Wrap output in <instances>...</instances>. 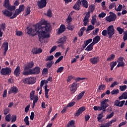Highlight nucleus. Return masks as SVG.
Returning a JSON list of instances; mask_svg holds the SVG:
<instances>
[{
	"label": "nucleus",
	"mask_w": 127,
	"mask_h": 127,
	"mask_svg": "<svg viewBox=\"0 0 127 127\" xmlns=\"http://www.w3.org/2000/svg\"><path fill=\"white\" fill-rule=\"evenodd\" d=\"M16 34L17 35V36H21V35L23 34V33L20 31H16Z\"/></svg>",
	"instance_id": "0e129e2a"
},
{
	"label": "nucleus",
	"mask_w": 127,
	"mask_h": 127,
	"mask_svg": "<svg viewBox=\"0 0 127 127\" xmlns=\"http://www.w3.org/2000/svg\"><path fill=\"white\" fill-rule=\"evenodd\" d=\"M107 34L109 38H112L113 35L115 34V28L113 25H110L107 28Z\"/></svg>",
	"instance_id": "0eeeda50"
},
{
	"label": "nucleus",
	"mask_w": 127,
	"mask_h": 127,
	"mask_svg": "<svg viewBox=\"0 0 127 127\" xmlns=\"http://www.w3.org/2000/svg\"><path fill=\"white\" fill-rule=\"evenodd\" d=\"M125 103H126V101L123 100L122 101L119 102V107H123L124 105H125Z\"/></svg>",
	"instance_id": "69168bd1"
},
{
	"label": "nucleus",
	"mask_w": 127,
	"mask_h": 127,
	"mask_svg": "<svg viewBox=\"0 0 127 127\" xmlns=\"http://www.w3.org/2000/svg\"><path fill=\"white\" fill-rule=\"evenodd\" d=\"M78 83L75 82H73L70 88V91L72 93V94H74L76 91H77V89H78Z\"/></svg>",
	"instance_id": "f8f14e48"
},
{
	"label": "nucleus",
	"mask_w": 127,
	"mask_h": 127,
	"mask_svg": "<svg viewBox=\"0 0 127 127\" xmlns=\"http://www.w3.org/2000/svg\"><path fill=\"white\" fill-rule=\"evenodd\" d=\"M100 60L99 57H94L90 59V61L92 64H98Z\"/></svg>",
	"instance_id": "a211bd4d"
},
{
	"label": "nucleus",
	"mask_w": 127,
	"mask_h": 127,
	"mask_svg": "<svg viewBox=\"0 0 127 127\" xmlns=\"http://www.w3.org/2000/svg\"><path fill=\"white\" fill-rule=\"evenodd\" d=\"M102 34L103 36H107V34H108V31L107 30H104L102 32Z\"/></svg>",
	"instance_id": "774afa93"
},
{
	"label": "nucleus",
	"mask_w": 127,
	"mask_h": 127,
	"mask_svg": "<svg viewBox=\"0 0 127 127\" xmlns=\"http://www.w3.org/2000/svg\"><path fill=\"white\" fill-rule=\"evenodd\" d=\"M120 92L119 89H116V90H113L111 91V94L112 95H117L118 93Z\"/></svg>",
	"instance_id": "49530a36"
},
{
	"label": "nucleus",
	"mask_w": 127,
	"mask_h": 127,
	"mask_svg": "<svg viewBox=\"0 0 127 127\" xmlns=\"http://www.w3.org/2000/svg\"><path fill=\"white\" fill-rule=\"evenodd\" d=\"M4 115H6L8 113H9V109L8 108H5L3 110Z\"/></svg>",
	"instance_id": "4d7b16f0"
},
{
	"label": "nucleus",
	"mask_w": 127,
	"mask_h": 127,
	"mask_svg": "<svg viewBox=\"0 0 127 127\" xmlns=\"http://www.w3.org/2000/svg\"><path fill=\"white\" fill-rule=\"evenodd\" d=\"M54 58V56L53 55L49 56L46 59V61H51V60H53Z\"/></svg>",
	"instance_id": "37998d69"
},
{
	"label": "nucleus",
	"mask_w": 127,
	"mask_h": 127,
	"mask_svg": "<svg viewBox=\"0 0 127 127\" xmlns=\"http://www.w3.org/2000/svg\"><path fill=\"white\" fill-rule=\"evenodd\" d=\"M110 67H111V71H113L114 70V67H115V66H116L117 65V62H111L110 64Z\"/></svg>",
	"instance_id": "72a5a7b5"
},
{
	"label": "nucleus",
	"mask_w": 127,
	"mask_h": 127,
	"mask_svg": "<svg viewBox=\"0 0 127 127\" xmlns=\"http://www.w3.org/2000/svg\"><path fill=\"white\" fill-rule=\"evenodd\" d=\"M85 94V91H82L78 95H76L77 100H81Z\"/></svg>",
	"instance_id": "473e14b6"
},
{
	"label": "nucleus",
	"mask_w": 127,
	"mask_h": 127,
	"mask_svg": "<svg viewBox=\"0 0 127 127\" xmlns=\"http://www.w3.org/2000/svg\"><path fill=\"white\" fill-rule=\"evenodd\" d=\"M2 12L3 15H5V16L10 17L12 15V11H8L7 9L2 10Z\"/></svg>",
	"instance_id": "412c9836"
},
{
	"label": "nucleus",
	"mask_w": 127,
	"mask_h": 127,
	"mask_svg": "<svg viewBox=\"0 0 127 127\" xmlns=\"http://www.w3.org/2000/svg\"><path fill=\"white\" fill-rule=\"evenodd\" d=\"M16 121V116L12 115L11 116V123H14Z\"/></svg>",
	"instance_id": "13d9d810"
},
{
	"label": "nucleus",
	"mask_w": 127,
	"mask_h": 127,
	"mask_svg": "<svg viewBox=\"0 0 127 127\" xmlns=\"http://www.w3.org/2000/svg\"><path fill=\"white\" fill-rule=\"evenodd\" d=\"M47 24L46 22H44L43 21H41L40 22H39V24H37L35 27V29H33L31 28H29V27L26 28L27 34H29V35H31L32 36H34V35H36V34H39L40 32V29L41 28V27L42 25H45Z\"/></svg>",
	"instance_id": "f03ea898"
},
{
	"label": "nucleus",
	"mask_w": 127,
	"mask_h": 127,
	"mask_svg": "<svg viewBox=\"0 0 127 127\" xmlns=\"http://www.w3.org/2000/svg\"><path fill=\"white\" fill-rule=\"evenodd\" d=\"M20 12H21L20 10H19L18 9H16L14 13L13 14V15L10 17V18H11V19H12V18H15V17H16V16H17V15H18V14L20 13Z\"/></svg>",
	"instance_id": "a878e982"
},
{
	"label": "nucleus",
	"mask_w": 127,
	"mask_h": 127,
	"mask_svg": "<svg viewBox=\"0 0 127 127\" xmlns=\"http://www.w3.org/2000/svg\"><path fill=\"white\" fill-rule=\"evenodd\" d=\"M50 31H51V25L50 23H47L46 25H42L40 29V32L38 33L39 37V40L41 43L43 42V39L50 37L49 35Z\"/></svg>",
	"instance_id": "f257e3e1"
},
{
	"label": "nucleus",
	"mask_w": 127,
	"mask_h": 127,
	"mask_svg": "<svg viewBox=\"0 0 127 127\" xmlns=\"http://www.w3.org/2000/svg\"><path fill=\"white\" fill-rule=\"evenodd\" d=\"M71 21H72V17H71V16L69 15L68 18L66 19V22L67 23H70Z\"/></svg>",
	"instance_id": "052dcab7"
},
{
	"label": "nucleus",
	"mask_w": 127,
	"mask_h": 127,
	"mask_svg": "<svg viewBox=\"0 0 127 127\" xmlns=\"http://www.w3.org/2000/svg\"><path fill=\"white\" fill-rule=\"evenodd\" d=\"M120 90H121L122 92H124V91H126V90H127V85L120 86Z\"/></svg>",
	"instance_id": "c03bdc74"
},
{
	"label": "nucleus",
	"mask_w": 127,
	"mask_h": 127,
	"mask_svg": "<svg viewBox=\"0 0 127 127\" xmlns=\"http://www.w3.org/2000/svg\"><path fill=\"white\" fill-rule=\"evenodd\" d=\"M109 99H105L100 103V106L103 109V113H106V109L109 107Z\"/></svg>",
	"instance_id": "423d86ee"
},
{
	"label": "nucleus",
	"mask_w": 127,
	"mask_h": 127,
	"mask_svg": "<svg viewBox=\"0 0 127 127\" xmlns=\"http://www.w3.org/2000/svg\"><path fill=\"white\" fill-rule=\"evenodd\" d=\"M65 42H66V37L64 36L62 38H60L57 42L58 44H60V43H61L62 44H63L64 43H65Z\"/></svg>",
	"instance_id": "393cba45"
},
{
	"label": "nucleus",
	"mask_w": 127,
	"mask_h": 127,
	"mask_svg": "<svg viewBox=\"0 0 127 127\" xmlns=\"http://www.w3.org/2000/svg\"><path fill=\"white\" fill-rule=\"evenodd\" d=\"M103 114H104V112L101 114H99L98 117H97V120H98V122H102V120H101L102 118H104Z\"/></svg>",
	"instance_id": "e433bc0d"
},
{
	"label": "nucleus",
	"mask_w": 127,
	"mask_h": 127,
	"mask_svg": "<svg viewBox=\"0 0 127 127\" xmlns=\"http://www.w3.org/2000/svg\"><path fill=\"white\" fill-rule=\"evenodd\" d=\"M63 70H64V67L63 66H61L60 67H59L58 68V69L57 70V73H61V72H62V71H63Z\"/></svg>",
	"instance_id": "6e6d98bb"
},
{
	"label": "nucleus",
	"mask_w": 127,
	"mask_h": 127,
	"mask_svg": "<svg viewBox=\"0 0 127 127\" xmlns=\"http://www.w3.org/2000/svg\"><path fill=\"white\" fill-rule=\"evenodd\" d=\"M25 16H26V15H28L30 13V7H27V8L25 9Z\"/></svg>",
	"instance_id": "79ce46f5"
},
{
	"label": "nucleus",
	"mask_w": 127,
	"mask_h": 127,
	"mask_svg": "<svg viewBox=\"0 0 127 127\" xmlns=\"http://www.w3.org/2000/svg\"><path fill=\"white\" fill-rule=\"evenodd\" d=\"M94 9H95V7H94V6L90 5L89 6V10L90 14L91 13V12H93V11H94Z\"/></svg>",
	"instance_id": "de8ad7c7"
},
{
	"label": "nucleus",
	"mask_w": 127,
	"mask_h": 127,
	"mask_svg": "<svg viewBox=\"0 0 127 127\" xmlns=\"http://www.w3.org/2000/svg\"><path fill=\"white\" fill-rule=\"evenodd\" d=\"M34 66V63L33 62H30V63H28L25 66V68L24 69V71H27V69H29L30 68H32Z\"/></svg>",
	"instance_id": "b1692460"
},
{
	"label": "nucleus",
	"mask_w": 127,
	"mask_h": 127,
	"mask_svg": "<svg viewBox=\"0 0 127 127\" xmlns=\"http://www.w3.org/2000/svg\"><path fill=\"white\" fill-rule=\"evenodd\" d=\"M47 16H49V17H51L52 16V12H51V10L49 9L47 11Z\"/></svg>",
	"instance_id": "680f3d73"
},
{
	"label": "nucleus",
	"mask_w": 127,
	"mask_h": 127,
	"mask_svg": "<svg viewBox=\"0 0 127 127\" xmlns=\"http://www.w3.org/2000/svg\"><path fill=\"white\" fill-rule=\"evenodd\" d=\"M89 17H90V12H88L86 13L84 19H83V24L84 26H86L87 24H88V22H89Z\"/></svg>",
	"instance_id": "6ab92c4d"
},
{
	"label": "nucleus",
	"mask_w": 127,
	"mask_h": 127,
	"mask_svg": "<svg viewBox=\"0 0 127 127\" xmlns=\"http://www.w3.org/2000/svg\"><path fill=\"white\" fill-rule=\"evenodd\" d=\"M115 56H116L114 54H112L111 55H110V57H109L107 59V61H108L110 62V61H112V60H114V59H115Z\"/></svg>",
	"instance_id": "f704fd0d"
},
{
	"label": "nucleus",
	"mask_w": 127,
	"mask_h": 127,
	"mask_svg": "<svg viewBox=\"0 0 127 127\" xmlns=\"http://www.w3.org/2000/svg\"><path fill=\"white\" fill-rule=\"evenodd\" d=\"M94 28H95V27H94V26L90 25L88 26L87 30V31H89L90 30H93V29H94Z\"/></svg>",
	"instance_id": "603ef678"
},
{
	"label": "nucleus",
	"mask_w": 127,
	"mask_h": 127,
	"mask_svg": "<svg viewBox=\"0 0 127 127\" xmlns=\"http://www.w3.org/2000/svg\"><path fill=\"white\" fill-rule=\"evenodd\" d=\"M29 118H28V116H26L25 118L24 119V122L25 123L26 126H29Z\"/></svg>",
	"instance_id": "4c0bfd02"
},
{
	"label": "nucleus",
	"mask_w": 127,
	"mask_h": 127,
	"mask_svg": "<svg viewBox=\"0 0 127 127\" xmlns=\"http://www.w3.org/2000/svg\"><path fill=\"white\" fill-rule=\"evenodd\" d=\"M40 73V67L36 66L34 69H30L27 71L24 70L23 75H36Z\"/></svg>",
	"instance_id": "7ed1b4c3"
},
{
	"label": "nucleus",
	"mask_w": 127,
	"mask_h": 127,
	"mask_svg": "<svg viewBox=\"0 0 127 127\" xmlns=\"http://www.w3.org/2000/svg\"><path fill=\"white\" fill-rule=\"evenodd\" d=\"M67 29H69V30H74V25L69 24L67 26Z\"/></svg>",
	"instance_id": "864d4df0"
},
{
	"label": "nucleus",
	"mask_w": 127,
	"mask_h": 127,
	"mask_svg": "<svg viewBox=\"0 0 127 127\" xmlns=\"http://www.w3.org/2000/svg\"><path fill=\"white\" fill-rule=\"evenodd\" d=\"M66 127H76L75 126V121L74 120L69 121Z\"/></svg>",
	"instance_id": "2f4dec72"
},
{
	"label": "nucleus",
	"mask_w": 127,
	"mask_h": 127,
	"mask_svg": "<svg viewBox=\"0 0 127 127\" xmlns=\"http://www.w3.org/2000/svg\"><path fill=\"white\" fill-rule=\"evenodd\" d=\"M3 6L11 11L15 9V6H10L9 5V0H4Z\"/></svg>",
	"instance_id": "6e6552de"
},
{
	"label": "nucleus",
	"mask_w": 127,
	"mask_h": 127,
	"mask_svg": "<svg viewBox=\"0 0 127 127\" xmlns=\"http://www.w3.org/2000/svg\"><path fill=\"white\" fill-rule=\"evenodd\" d=\"M63 59V56H61L55 63V64L56 65L58 63H59Z\"/></svg>",
	"instance_id": "09e8293b"
},
{
	"label": "nucleus",
	"mask_w": 127,
	"mask_h": 127,
	"mask_svg": "<svg viewBox=\"0 0 127 127\" xmlns=\"http://www.w3.org/2000/svg\"><path fill=\"white\" fill-rule=\"evenodd\" d=\"M47 4V1L46 0H40L37 1V5L39 8H43V7H45Z\"/></svg>",
	"instance_id": "9d476101"
},
{
	"label": "nucleus",
	"mask_w": 127,
	"mask_h": 127,
	"mask_svg": "<svg viewBox=\"0 0 127 127\" xmlns=\"http://www.w3.org/2000/svg\"><path fill=\"white\" fill-rule=\"evenodd\" d=\"M35 94V91L33 90L30 93V99L31 101L33 100V108H34V106H35V104L36 103H37V101H38V96L37 95H34Z\"/></svg>",
	"instance_id": "20e7f679"
},
{
	"label": "nucleus",
	"mask_w": 127,
	"mask_h": 127,
	"mask_svg": "<svg viewBox=\"0 0 127 127\" xmlns=\"http://www.w3.org/2000/svg\"><path fill=\"white\" fill-rule=\"evenodd\" d=\"M84 111H86V108L85 107L83 106L79 108L74 114L75 117H79Z\"/></svg>",
	"instance_id": "2eb2a0df"
},
{
	"label": "nucleus",
	"mask_w": 127,
	"mask_h": 127,
	"mask_svg": "<svg viewBox=\"0 0 127 127\" xmlns=\"http://www.w3.org/2000/svg\"><path fill=\"white\" fill-rule=\"evenodd\" d=\"M65 30H66V27L65 26V25L62 24L60 28H58L57 33L58 34L60 35L62 33H63Z\"/></svg>",
	"instance_id": "dca6fc26"
},
{
	"label": "nucleus",
	"mask_w": 127,
	"mask_h": 127,
	"mask_svg": "<svg viewBox=\"0 0 127 127\" xmlns=\"http://www.w3.org/2000/svg\"><path fill=\"white\" fill-rule=\"evenodd\" d=\"M116 29L119 32L120 34H123L124 29L121 28V27H118Z\"/></svg>",
	"instance_id": "a18cd8bd"
},
{
	"label": "nucleus",
	"mask_w": 127,
	"mask_h": 127,
	"mask_svg": "<svg viewBox=\"0 0 127 127\" xmlns=\"http://www.w3.org/2000/svg\"><path fill=\"white\" fill-rule=\"evenodd\" d=\"M94 44L93 43H91L89 45H88L86 48L85 49V50L86 51H92V50H93V46H94Z\"/></svg>",
	"instance_id": "7c9ffc66"
},
{
	"label": "nucleus",
	"mask_w": 127,
	"mask_h": 127,
	"mask_svg": "<svg viewBox=\"0 0 127 127\" xmlns=\"http://www.w3.org/2000/svg\"><path fill=\"white\" fill-rule=\"evenodd\" d=\"M18 9L20 10L21 12V11H23V10H24L25 9L24 5L23 4L20 5L19 7V8H18Z\"/></svg>",
	"instance_id": "8fccbe9b"
},
{
	"label": "nucleus",
	"mask_w": 127,
	"mask_h": 127,
	"mask_svg": "<svg viewBox=\"0 0 127 127\" xmlns=\"http://www.w3.org/2000/svg\"><path fill=\"white\" fill-rule=\"evenodd\" d=\"M119 100H127V92H124L123 94L119 97Z\"/></svg>",
	"instance_id": "c756f323"
},
{
	"label": "nucleus",
	"mask_w": 127,
	"mask_h": 127,
	"mask_svg": "<svg viewBox=\"0 0 127 127\" xmlns=\"http://www.w3.org/2000/svg\"><path fill=\"white\" fill-rule=\"evenodd\" d=\"M54 64V62L52 61L48 62V63L47 64V67L51 68V67L52 66V65H53Z\"/></svg>",
	"instance_id": "a19ab883"
},
{
	"label": "nucleus",
	"mask_w": 127,
	"mask_h": 127,
	"mask_svg": "<svg viewBox=\"0 0 127 127\" xmlns=\"http://www.w3.org/2000/svg\"><path fill=\"white\" fill-rule=\"evenodd\" d=\"M122 8H123V5H119V6L117 8L115 7V9L116 10H117V11H121Z\"/></svg>",
	"instance_id": "e2e57ef3"
},
{
	"label": "nucleus",
	"mask_w": 127,
	"mask_h": 127,
	"mask_svg": "<svg viewBox=\"0 0 127 127\" xmlns=\"http://www.w3.org/2000/svg\"><path fill=\"white\" fill-rule=\"evenodd\" d=\"M31 52L33 54H40V53H42V49L40 48L39 49L34 48L32 50Z\"/></svg>",
	"instance_id": "aec40b11"
},
{
	"label": "nucleus",
	"mask_w": 127,
	"mask_h": 127,
	"mask_svg": "<svg viewBox=\"0 0 127 127\" xmlns=\"http://www.w3.org/2000/svg\"><path fill=\"white\" fill-rule=\"evenodd\" d=\"M117 85H119V82H118L117 81H115L111 85L110 88H114V87L117 86Z\"/></svg>",
	"instance_id": "5fc2aeb1"
},
{
	"label": "nucleus",
	"mask_w": 127,
	"mask_h": 127,
	"mask_svg": "<svg viewBox=\"0 0 127 127\" xmlns=\"http://www.w3.org/2000/svg\"><path fill=\"white\" fill-rule=\"evenodd\" d=\"M81 4L83 7H85V8H88V7L89 6V3L86 0H82L81 1Z\"/></svg>",
	"instance_id": "cd10ccee"
},
{
	"label": "nucleus",
	"mask_w": 127,
	"mask_h": 127,
	"mask_svg": "<svg viewBox=\"0 0 127 127\" xmlns=\"http://www.w3.org/2000/svg\"><path fill=\"white\" fill-rule=\"evenodd\" d=\"M123 39L124 41H126V40H127V31H125L124 32V35L123 36Z\"/></svg>",
	"instance_id": "bf43d9fd"
},
{
	"label": "nucleus",
	"mask_w": 127,
	"mask_h": 127,
	"mask_svg": "<svg viewBox=\"0 0 127 127\" xmlns=\"http://www.w3.org/2000/svg\"><path fill=\"white\" fill-rule=\"evenodd\" d=\"M19 74H20V67L18 65L14 70V74L15 75V76H19Z\"/></svg>",
	"instance_id": "5701e85b"
},
{
	"label": "nucleus",
	"mask_w": 127,
	"mask_h": 127,
	"mask_svg": "<svg viewBox=\"0 0 127 127\" xmlns=\"http://www.w3.org/2000/svg\"><path fill=\"white\" fill-rule=\"evenodd\" d=\"M18 92V89L15 86H13L10 88L8 90V94H17Z\"/></svg>",
	"instance_id": "f3484780"
},
{
	"label": "nucleus",
	"mask_w": 127,
	"mask_h": 127,
	"mask_svg": "<svg viewBox=\"0 0 127 127\" xmlns=\"http://www.w3.org/2000/svg\"><path fill=\"white\" fill-rule=\"evenodd\" d=\"M48 86L47 85V84H46V85H45L44 86V88L45 89V97L47 99H48V98H49V96L48 95V93L49 92V89H47Z\"/></svg>",
	"instance_id": "c85d7f7f"
},
{
	"label": "nucleus",
	"mask_w": 127,
	"mask_h": 127,
	"mask_svg": "<svg viewBox=\"0 0 127 127\" xmlns=\"http://www.w3.org/2000/svg\"><path fill=\"white\" fill-rule=\"evenodd\" d=\"M44 84H48V80L47 79L45 80H42L41 81V84H40L41 89H42V87H43Z\"/></svg>",
	"instance_id": "c9c22d12"
},
{
	"label": "nucleus",
	"mask_w": 127,
	"mask_h": 127,
	"mask_svg": "<svg viewBox=\"0 0 127 127\" xmlns=\"http://www.w3.org/2000/svg\"><path fill=\"white\" fill-rule=\"evenodd\" d=\"M2 48H3L4 53H3V56H5L7 50H8V43L7 42H4L3 43L2 45Z\"/></svg>",
	"instance_id": "ddd939ff"
},
{
	"label": "nucleus",
	"mask_w": 127,
	"mask_h": 127,
	"mask_svg": "<svg viewBox=\"0 0 127 127\" xmlns=\"http://www.w3.org/2000/svg\"><path fill=\"white\" fill-rule=\"evenodd\" d=\"M5 120L6 122H10L11 120V115L10 114H8L6 116Z\"/></svg>",
	"instance_id": "58836bf2"
},
{
	"label": "nucleus",
	"mask_w": 127,
	"mask_h": 127,
	"mask_svg": "<svg viewBox=\"0 0 127 127\" xmlns=\"http://www.w3.org/2000/svg\"><path fill=\"white\" fill-rule=\"evenodd\" d=\"M116 18H117L116 14L115 13H111L110 15L106 17V21H108V22H111L112 21H115Z\"/></svg>",
	"instance_id": "9b49d317"
},
{
	"label": "nucleus",
	"mask_w": 127,
	"mask_h": 127,
	"mask_svg": "<svg viewBox=\"0 0 127 127\" xmlns=\"http://www.w3.org/2000/svg\"><path fill=\"white\" fill-rule=\"evenodd\" d=\"M117 63H118L117 67H124L125 66V62H124V58L120 57L117 60Z\"/></svg>",
	"instance_id": "4468645a"
},
{
	"label": "nucleus",
	"mask_w": 127,
	"mask_h": 127,
	"mask_svg": "<svg viewBox=\"0 0 127 127\" xmlns=\"http://www.w3.org/2000/svg\"><path fill=\"white\" fill-rule=\"evenodd\" d=\"M81 6V1L77 0L76 3L73 6V8L75 10H79L80 9V6Z\"/></svg>",
	"instance_id": "4be33fe9"
},
{
	"label": "nucleus",
	"mask_w": 127,
	"mask_h": 127,
	"mask_svg": "<svg viewBox=\"0 0 127 127\" xmlns=\"http://www.w3.org/2000/svg\"><path fill=\"white\" fill-rule=\"evenodd\" d=\"M23 82L24 84H29V85H32L36 82L35 77H28L23 79Z\"/></svg>",
	"instance_id": "39448f33"
},
{
	"label": "nucleus",
	"mask_w": 127,
	"mask_h": 127,
	"mask_svg": "<svg viewBox=\"0 0 127 127\" xmlns=\"http://www.w3.org/2000/svg\"><path fill=\"white\" fill-rule=\"evenodd\" d=\"M105 88L106 86H105V85H101L99 86L98 90H99V91H103V90H105Z\"/></svg>",
	"instance_id": "3c124183"
},
{
	"label": "nucleus",
	"mask_w": 127,
	"mask_h": 127,
	"mask_svg": "<svg viewBox=\"0 0 127 127\" xmlns=\"http://www.w3.org/2000/svg\"><path fill=\"white\" fill-rule=\"evenodd\" d=\"M96 22H97V19L96 18L95 16H93L91 19V23L92 25H95V23H96Z\"/></svg>",
	"instance_id": "ea45409f"
},
{
	"label": "nucleus",
	"mask_w": 127,
	"mask_h": 127,
	"mask_svg": "<svg viewBox=\"0 0 127 127\" xmlns=\"http://www.w3.org/2000/svg\"><path fill=\"white\" fill-rule=\"evenodd\" d=\"M92 41H93V39H89L86 40L85 41L86 45H88L90 44V43H91V42H92Z\"/></svg>",
	"instance_id": "338daca9"
},
{
	"label": "nucleus",
	"mask_w": 127,
	"mask_h": 127,
	"mask_svg": "<svg viewBox=\"0 0 127 127\" xmlns=\"http://www.w3.org/2000/svg\"><path fill=\"white\" fill-rule=\"evenodd\" d=\"M11 73V69L9 67H6L2 68L0 70L1 75L6 76V75H10Z\"/></svg>",
	"instance_id": "1a4fd4ad"
},
{
	"label": "nucleus",
	"mask_w": 127,
	"mask_h": 127,
	"mask_svg": "<svg viewBox=\"0 0 127 127\" xmlns=\"http://www.w3.org/2000/svg\"><path fill=\"white\" fill-rule=\"evenodd\" d=\"M101 40V38L99 36H96L93 38V41L92 42V43H93V44L95 45V44H96V43H98L99 41Z\"/></svg>",
	"instance_id": "bb28decb"
}]
</instances>
